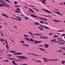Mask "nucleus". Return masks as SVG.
<instances>
[{"instance_id": "1", "label": "nucleus", "mask_w": 65, "mask_h": 65, "mask_svg": "<svg viewBox=\"0 0 65 65\" xmlns=\"http://www.w3.org/2000/svg\"><path fill=\"white\" fill-rule=\"evenodd\" d=\"M2 4H3V6H6V7H10V6L7 5V4L4 1L3 2Z\"/></svg>"}, {"instance_id": "2", "label": "nucleus", "mask_w": 65, "mask_h": 65, "mask_svg": "<svg viewBox=\"0 0 65 65\" xmlns=\"http://www.w3.org/2000/svg\"><path fill=\"white\" fill-rule=\"evenodd\" d=\"M30 16L32 17H33L34 18H39V19L40 20H42V18H39L37 16H36L34 15H32V14H30Z\"/></svg>"}, {"instance_id": "3", "label": "nucleus", "mask_w": 65, "mask_h": 65, "mask_svg": "<svg viewBox=\"0 0 65 65\" xmlns=\"http://www.w3.org/2000/svg\"><path fill=\"white\" fill-rule=\"evenodd\" d=\"M19 58L20 59H25V60H27V58H28L26 57L25 56H19Z\"/></svg>"}, {"instance_id": "4", "label": "nucleus", "mask_w": 65, "mask_h": 65, "mask_svg": "<svg viewBox=\"0 0 65 65\" xmlns=\"http://www.w3.org/2000/svg\"><path fill=\"white\" fill-rule=\"evenodd\" d=\"M40 26H41V27H43L44 28H45L46 29H50V28L49 27L46 26H44L41 25H40Z\"/></svg>"}, {"instance_id": "5", "label": "nucleus", "mask_w": 65, "mask_h": 65, "mask_svg": "<svg viewBox=\"0 0 65 65\" xmlns=\"http://www.w3.org/2000/svg\"><path fill=\"white\" fill-rule=\"evenodd\" d=\"M2 16H3L4 17H6V18H9V17L6 15L5 14L3 13L2 14Z\"/></svg>"}, {"instance_id": "6", "label": "nucleus", "mask_w": 65, "mask_h": 65, "mask_svg": "<svg viewBox=\"0 0 65 65\" xmlns=\"http://www.w3.org/2000/svg\"><path fill=\"white\" fill-rule=\"evenodd\" d=\"M24 39H25L26 40H28V42L30 41V39L28 37L25 38H24Z\"/></svg>"}, {"instance_id": "7", "label": "nucleus", "mask_w": 65, "mask_h": 65, "mask_svg": "<svg viewBox=\"0 0 65 65\" xmlns=\"http://www.w3.org/2000/svg\"><path fill=\"white\" fill-rule=\"evenodd\" d=\"M44 11L47 12H48V13H52V12L48 11L47 10L44 9Z\"/></svg>"}, {"instance_id": "8", "label": "nucleus", "mask_w": 65, "mask_h": 65, "mask_svg": "<svg viewBox=\"0 0 65 65\" xmlns=\"http://www.w3.org/2000/svg\"><path fill=\"white\" fill-rule=\"evenodd\" d=\"M41 42V41H37V40H35V41L34 44H36L35 43H40Z\"/></svg>"}, {"instance_id": "9", "label": "nucleus", "mask_w": 65, "mask_h": 65, "mask_svg": "<svg viewBox=\"0 0 65 65\" xmlns=\"http://www.w3.org/2000/svg\"><path fill=\"white\" fill-rule=\"evenodd\" d=\"M13 64H14V65H18V64H17L16 63H15V61H12Z\"/></svg>"}, {"instance_id": "10", "label": "nucleus", "mask_w": 65, "mask_h": 65, "mask_svg": "<svg viewBox=\"0 0 65 65\" xmlns=\"http://www.w3.org/2000/svg\"><path fill=\"white\" fill-rule=\"evenodd\" d=\"M18 19H17V20H18L19 21H21V17H18Z\"/></svg>"}, {"instance_id": "11", "label": "nucleus", "mask_w": 65, "mask_h": 65, "mask_svg": "<svg viewBox=\"0 0 65 65\" xmlns=\"http://www.w3.org/2000/svg\"><path fill=\"white\" fill-rule=\"evenodd\" d=\"M29 9L30 11H31V12H34L35 11H34L32 9L30 8H29Z\"/></svg>"}, {"instance_id": "12", "label": "nucleus", "mask_w": 65, "mask_h": 65, "mask_svg": "<svg viewBox=\"0 0 65 65\" xmlns=\"http://www.w3.org/2000/svg\"><path fill=\"white\" fill-rule=\"evenodd\" d=\"M35 24L36 25H40V24L37 22L35 23Z\"/></svg>"}, {"instance_id": "13", "label": "nucleus", "mask_w": 65, "mask_h": 65, "mask_svg": "<svg viewBox=\"0 0 65 65\" xmlns=\"http://www.w3.org/2000/svg\"><path fill=\"white\" fill-rule=\"evenodd\" d=\"M30 40L32 43L34 42V40L33 39L31 38Z\"/></svg>"}, {"instance_id": "14", "label": "nucleus", "mask_w": 65, "mask_h": 65, "mask_svg": "<svg viewBox=\"0 0 65 65\" xmlns=\"http://www.w3.org/2000/svg\"><path fill=\"white\" fill-rule=\"evenodd\" d=\"M44 45L45 46H46L47 47H48L49 46V45L47 44H44Z\"/></svg>"}, {"instance_id": "15", "label": "nucleus", "mask_w": 65, "mask_h": 65, "mask_svg": "<svg viewBox=\"0 0 65 65\" xmlns=\"http://www.w3.org/2000/svg\"><path fill=\"white\" fill-rule=\"evenodd\" d=\"M40 0V1H42V3H43V4H46V3H45V2H44L43 1V0Z\"/></svg>"}, {"instance_id": "16", "label": "nucleus", "mask_w": 65, "mask_h": 65, "mask_svg": "<svg viewBox=\"0 0 65 65\" xmlns=\"http://www.w3.org/2000/svg\"><path fill=\"white\" fill-rule=\"evenodd\" d=\"M53 21H54V22H61V21H60L57 20H53Z\"/></svg>"}, {"instance_id": "17", "label": "nucleus", "mask_w": 65, "mask_h": 65, "mask_svg": "<svg viewBox=\"0 0 65 65\" xmlns=\"http://www.w3.org/2000/svg\"><path fill=\"white\" fill-rule=\"evenodd\" d=\"M44 36H40V38L41 39H44Z\"/></svg>"}, {"instance_id": "18", "label": "nucleus", "mask_w": 65, "mask_h": 65, "mask_svg": "<svg viewBox=\"0 0 65 65\" xmlns=\"http://www.w3.org/2000/svg\"><path fill=\"white\" fill-rule=\"evenodd\" d=\"M39 49H40L41 51H45V49H43L42 48H39Z\"/></svg>"}, {"instance_id": "19", "label": "nucleus", "mask_w": 65, "mask_h": 65, "mask_svg": "<svg viewBox=\"0 0 65 65\" xmlns=\"http://www.w3.org/2000/svg\"><path fill=\"white\" fill-rule=\"evenodd\" d=\"M56 13H57V14H59V15H61V14H60V12L58 11H56Z\"/></svg>"}, {"instance_id": "20", "label": "nucleus", "mask_w": 65, "mask_h": 65, "mask_svg": "<svg viewBox=\"0 0 65 65\" xmlns=\"http://www.w3.org/2000/svg\"><path fill=\"white\" fill-rule=\"evenodd\" d=\"M20 43H25V42L24 41L22 40L20 41Z\"/></svg>"}, {"instance_id": "21", "label": "nucleus", "mask_w": 65, "mask_h": 65, "mask_svg": "<svg viewBox=\"0 0 65 65\" xmlns=\"http://www.w3.org/2000/svg\"><path fill=\"white\" fill-rule=\"evenodd\" d=\"M38 28H39L40 30H43V28H42L40 27H38Z\"/></svg>"}, {"instance_id": "22", "label": "nucleus", "mask_w": 65, "mask_h": 65, "mask_svg": "<svg viewBox=\"0 0 65 65\" xmlns=\"http://www.w3.org/2000/svg\"><path fill=\"white\" fill-rule=\"evenodd\" d=\"M0 41H1V42H3L4 41V39H2V38H1V39H0Z\"/></svg>"}, {"instance_id": "23", "label": "nucleus", "mask_w": 65, "mask_h": 65, "mask_svg": "<svg viewBox=\"0 0 65 65\" xmlns=\"http://www.w3.org/2000/svg\"><path fill=\"white\" fill-rule=\"evenodd\" d=\"M15 12H17L18 13H21V12L17 11V10L15 11Z\"/></svg>"}, {"instance_id": "24", "label": "nucleus", "mask_w": 65, "mask_h": 65, "mask_svg": "<svg viewBox=\"0 0 65 65\" xmlns=\"http://www.w3.org/2000/svg\"><path fill=\"white\" fill-rule=\"evenodd\" d=\"M5 1H7L8 2H9V3H11V2L9 0H5Z\"/></svg>"}, {"instance_id": "25", "label": "nucleus", "mask_w": 65, "mask_h": 65, "mask_svg": "<svg viewBox=\"0 0 65 65\" xmlns=\"http://www.w3.org/2000/svg\"><path fill=\"white\" fill-rule=\"evenodd\" d=\"M40 23H41V24H44V21H40Z\"/></svg>"}, {"instance_id": "26", "label": "nucleus", "mask_w": 65, "mask_h": 65, "mask_svg": "<svg viewBox=\"0 0 65 65\" xmlns=\"http://www.w3.org/2000/svg\"><path fill=\"white\" fill-rule=\"evenodd\" d=\"M65 43H63V42H60L59 43V44H64Z\"/></svg>"}, {"instance_id": "27", "label": "nucleus", "mask_w": 65, "mask_h": 65, "mask_svg": "<svg viewBox=\"0 0 65 65\" xmlns=\"http://www.w3.org/2000/svg\"><path fill=\"white\" fill-rule=\"evenodd\" d=\"M64 63H65V61H62V62H61V64H64Z\"/></svg>"}, {"instance_id": "28", "label": "nucleus", "mask_w": 65, "mask_h": 65, "mask_svg": "<svg viewBox=\"0 0 65 65\" xmlns=\"http://www.w3.org/2000/svg\"><path fill=\"white\" fill-rule=\"evenodd\" d=\"M24 36L25 37H29V36L28 35H25L24 34Z\"/></svg>"}, {"instance_id": "29", "label": "nucleus", "mask_w": 65, "mask_h": 65, "mask_svg": "<svg viewBox=\"0 0 65 65\" xmlns=\"http://www.w3.org/2000/svg\"><path fill=\"white\" fill-rule=\"evenodd\" d=\"M3 6H4V5L2 3L1 4H0V6L1 7H2Z\"/></svg>"}, {"instance_id": "30", "label": "nucleus", "mask_w": 65, "mask_h": 65, "mask_svg": "<svg viewBox=\"0 0 65 65\" xmlns=\"http://www.w3.org/2000/svg\"><path fill=\"white\" fill-rule=\"evenodd\" d=\"M4 61L5 62H9V60H5Z\"/></svg>"}, {"instance_id": "31", "label": "nucleus", "mask_w": 65, "mask_h": 65, "mask_svg": "<svg viewBox=\"0 0 65 65\" xmlns=\"http://www.w3.org/2000/svg\"><path fill=\"white\" fill-rule=\"evenodd\" d=\"M4 2V1L2 0L0 1V3H3Z\"/></svg>"}, {"instance_id": "32", "label": "nucleus", "mask_w": 65, "mask_h": 65, "mask_svg": "<svg viewBox=\"0 0 65 65\" xmlns=\"http://www.w3.org/2000/svg\"><path fill=\"white\" fill-rule=\"evenodd\" d=\"M17 54L18 55H22V54H23V53L20 52H18Z\"/></svg>"}, {"instance_id": "33", "label": "nucleus", "mask_w": 65, "mask_h": 65, "mask_svg": "<svg viewBox=\"0 0 65 65\" xmlns=\"http://www.w3.org/2000/svg\"><path fill=\"white\" fill-rule=\"evenodd\" d=\"M58 60H59V59H54V61H58Z\"/></svg>"}, {"instance_id": "34", "label": "nucleus", "mask_w": 65, "mask_h": 65, "mask_svg": "<svg viewBox=\"0 0 65 65\" xmlns=\"http://www.w3.org/2000/svg\"><path fill=\"white\" fill-rule=\"evenodd\" d=\"M24 19H26V20H28L29 19V18L28 17H26Z\"/></svg>"}, {"instance_id": "35", "label": "nucleus", "mask_w": 65, "mask_h": 65, "mask_svg": "<svg viewBox=\"0 0 65 65\" xmlns=\"http://www.w3.org/2000/svg\"><path fill=\"white\" fill-rule=\"evenodd\" d=\"M29 34H31V36H32V32H31L29 31Z\"/></svg>"}, {"instance_id": "36", "label": "nucleus", "mask_w": 65, "mask_h": 65, "mask_svg": "<svg viewBox=\"0 0 65 65\" xmlns=\"http://www.w3.org/2000/svg\"><path fill=\"white\" fill-rule=\"evenodd\" d=\"M18 52H17V53H14V55H15V56H17V55H18Z\"/></svg>"}, {"instance_id": "37", "label": "nucleus", "mask_w": 65, "mask_h": 65, "mask_svg": "<svg viewBox=\"0 0 65 65\" xmlns=\"http://www.w3.org/2000/svg\"><path fill=\"white\" fill-rule=\"evenodd\" d=\"M9 59L10 60H14V58H9Z\"/></svg>"}, {"instance_id": "38", "label": "nucleus", "mask_w": 65, "mask_h": 65, "mask_svg": "<svg viewBox=\"0 0 65 65\" xmlns=\"http://www.w3.org/2000/svg\"><path fill=\"white\" fill-rule=\"evenodd\" d=\"M44 39H48V37H44Z\"/></svg>"}, {"instance_id": "39", "label": "nucleus", "mask_w": 65, "mask_h": 65, "mask_svg": "<svg viewBox=\"0 0 65 65\" xmlns=\"http://www.w3.org/2000/svg\"><path fill=\"white\" fill-rule=\"evenodd\" d=\"M56 39H53V41L54 43L55 42V41H56Z\"/></svg>"}, {"instance_id": "40", "label": "nucleus", "mask_w": 65, "mask_h": 65, "mask_svg": "<svg viewBox=\"0 0 65 65\" xmlns=\"http://www.w3.org/2000/svg\"><path fill=\"white\" fill-rule=\"evenodd\" d=\"M61 36H65V34H63L61 35Z\"/></svg>"}, {"instance_id": "41", "label": "nucleus", "mask_w": 65, "mask_h": 65, "mask_svg": "<svg viewBox=\"0 0 65 65\" xmlns=\"http://www.w3.org/2000/svg\"><path fill=\"white\" fill-rule=\"evenodd\" d=\"M17 10H18L19 11H20V8H17L16 9Z\"/></svg>"}, {"instance_id": "42", "label": "nucleus", "mask_w": 65, "mask_h": 65, "mask_svg": "<svg viewBox=\"0 0 65 65\" xmlns=\"http://www.w3.org/2000/svg\"><path fill=\"white\" fill-rule=\"evenodd\" d=\"M38 46H41V47H43V45H39Z\"/></svg>"}, {"instance_id": "43", "label": "nucleus", "mask_w": 65, "mask_h": 65, "mask_svg": "<svg viewBox=\"0 0 65 65\" xmlns=\"http://www.w3.org/2000/svg\"><path fill=\"white\" fill-rule=\"evenodd\" d=\"M29 6H30L31 7H35L33 5H29Z\"/></svg>"}, {"instance_id": "44", "label": "nucleus", "mask_w": 65, "mask_h": 65, "mask_svg": "<svg viewBox=\"0 0 65 65\" xmlns=\"http://www.w3.org/2000/svg\"><path fill=\"white\" fill-rule=\"evenodd\" d=\"M47 58H46L45 57H44V58H43V60H47Z\"/></svg>"}, {"instance_id": "45", "label": "nucleus", "mask_w": 65, "mask_h": 65, "mask_svg": "<svg viewBox=\"0 0 65 65\" xmlns=\"http://www.w3.org/2000/svg\"><path fill=\"white\" fill-rule=\"evenodd\" d=\"M34 55L35 56H39V55H36V54H34Z\"/></svg>"}, {"instance_id": "46", "label": "nucleus", "mask_w": 65, "mask_h": 65, "mask_svg": "<svg viewBox=\"0 0 65 65\" xmlns=\"http://www.w3.org/2000/svg\"><path fill=\"white\" fill-rule=\"evenodd\" d=\"M27 54H28V55H34V54L33 53H28Z\"/></svg>"}, {"instance_id": "47", "label": "nucleus", "mask_w": 65, "mask_h": 65, "mask_svg": "<svg viewBox=\"0 0 65 65\" xmlns=\"http://www.w3.org/2000/svg\"><path fill=\"white\" fill-rule=\"evenodd\" d=\"M18 3V2L17 1H15V2L14 3L15 4H17Z\"/></svg>"}, {"instance_id": "48", "label": "nucleus", "mask_w": 65, "mask_h": 65, "mask_svg": "<svg viewBox=\"0 0 65 65\" xmlns=\"http://www.w3.org/2000/svg\"><path fill=\"white\" fill-rule=\"evenodd\" d=\"M42 35V34H38V36L39 35V36H41V35Z\"/></svg>"}, {"instance_id": "49", "label": "nucleus", "mask_w": 65, "mask_h": 65, "mask_svg": "<svg viewBox=\"0 0 65 65\" xmlns=\"http://www.w3.org/2000/svg\"><path fill=\"white\" fill-rule=\"evenodd\" d=\"M59 4H60V5H63V2H61L59 3Z\"/></svg>"}, {"instance_id": "50", "label": "nucleus", "mask_w": 65, "mask_h": 65, "mask_svg": "<svg viewBox=\"0 0 65 65\" xmlns=\"http://www.w3.org/2000/svg\"><path fill=\"white\" fill-rule=\"evenodd\" d=\"M25 46H27V47H28L29 46V45L27 44H25Z\"/></svg>"}, {"instance_id": "51", "label": "nucleus", "mask_w": 65, "mask_h": 65, "mask_svg": "<svg viewBox=\"0 0 65 65\" xmlns=\"http://www.w3.org/2000/svg\"><path fill=\"white\" fill-rule=\"evenodd\" d=\"M48 18H52V17L50 15H48Z\"/></svg>"}, {"instance_id": "52", "label": "nucleus", "mask_w": 65, "mask_h": 65, "mask_svg": "<svg viewBox=\"0 0 65 65\" xmlns=\"http://www.w3.org/2000/svg\"><path fill=\"white\" fill-rule=\"evenodd\" d=\"M6 46L7 48H8V49L9 48L8 46V45H7V44H6Z\"/></svg>"}, {"instance_id": "53", "label": "nucleus", "mask_w": 65, "mask_h": 65, "mask_svg": "<svg viewBox=\"0 0 65 65\" xmlns=\"http://www.w3.org/2000/svg\"><path fill=\"white\" fill-rule=\"evenodd\" d=\"M14 28H15V29H17L18 28V27L16 26H14Z\"/></svg>"}, {"instance_id": "54", "label": "nucleus", "mask_w": 65, "mask_h": 65, "mask_svg": "<svg viewBox=\"0 0 65 65\" xmlns=\"http://www.w3.org/2000/svg\"><path fill=\"white\" fill-rule=\"evenodd\" d=\"M1 36H3V34L2 33H1Z\"/></svg>"}, {"instance_id": "55", "label": "nucleus", "mask_w": 65, "mask_h": 65, "mask_svg": "<svg viewBox=\"0 0 65 65\" xmlns=\"http://www.w3.org/2000/svg\"><path fill=\"white\" fill-rule=\"evenodd\" d=\"M45 21H47V19L45 18V20H44Z\"/></svg>"}, {"instance_id": "56", "label": "nucleus", "mask_w": 65, "mask_h": 65, "mask_svg": "<svg viewBox=\"0 0 65 65\" xmlns=\"http://www.w3.org/2000/svg\"><path fill=\"white\" fill-rule=\"evenodd\" d=\"M45 18H42V20H43V21H44Z\"/></svg>"}, {"instance_id": "57", "label": "nucleus", "mask_w": 65, "mask_h": 65, "mask_svg": "<svg viewBox=\"0 0 65 65\" xmlns=\"http://www.w3.org/2000/svg\"><path fill=\"white\" fill-rule=\"evenodd\" d=\"M10 53H13V51H10Z\"/></svg>"}, {"instance_id": "58", "label": "nucleus", "mask_w": 65, "mask_h": 65, "mask_svg": "<svg viewBox=\"0 0 65 65\" xmlns=\"http://www.w3.org/2000/svg\"><path fill=\"white\" fill-rule=\"evenodd\" d=\"M0 52L1 53H3V51H0Z\"/></svg>"}, {"instance_id": "59", "label": "nucleus", "mask_w": 65, "mask_h": 65, "mask_svg": "<svg viewBox=\"0 0 65 65\" xmlns=\"http://www.w3.org/2000/svg\"><path fill=\"white\" fill-rule=\"evenodd\" d=\"M15 7L16 8H17L18 7V6H17V5H15V7Z\"/></svg>"}, {"instance_id": "60", "label": "nucleus", "mask_w": 65, "mask_h": 65, "mask_svg": "<svg viewBox=\"0 0 65 65\" xmlns=\"http://www.w3.org/2000/svg\"><path fill=\"white\" fill-rule=\"evenodd\" d=\"M38 34H37V33H35L34 34V35H37L38 36Z\"/></svg>"}, {"instance_id": "61", "label": "nucleus", "mask_w": 65, "mask_h": 65, "mask_svg": "<svg viewBox=\"0 0 65 65\" xmlns=\"http://www.w3.org/2000/svg\"><path fill=\"white\" fill-rule=\"evenodd\" d=\"M22 65H28V64H22Z\"/></svg>"}, {"instance_id": "62", "label": "nucleus", "mask_w": 65, "mask_h": 65, "mask_svg": "<svg viewBox=\"0 0 65 65\" xmlns=\"http://www.w3.org/2000/svg\"><path fill=\"white\" fill-rule=\"evenodd\" d=\"M61 30V32H64V30Z\"/></svg>"}, {"instance_id": "63", "label": "nucleus", "mask_w": 65, "mask_h": 65, "mask_svg": "<svg viewBox=\"0 0 65 65\" xmlns=\"http://www.w3.org/2000/svg\"><path fill=\"white\" fill-rule=\"evenodd\" d=\"M5 42H6H6H7V40H6L5 39Z\"/></svg>"}, {"instance_id": "64", "label": "nucleus", "mask_w": 65, "mask_h": 65, "mask_svg": "<svg viewBox=\"0 0 65 65\" xmlns=\"http://www.w3.org/2000/svg\"><path fill=\"white\" fill-rule=\"evenodd\" d=\"M61 48H62V49L64 48L65 49V47H61Z\"/></svg>"}]
</instances>
